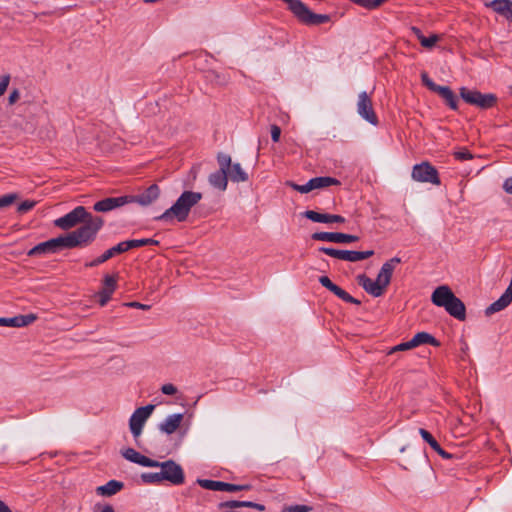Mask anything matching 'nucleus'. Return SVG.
I'll return each mask as SVG.
<instances>
[{
    "label": "nucleus",
    "mask_w": 512,
    "mask_h": 512,
    "mask_svg": "<svg viewBox=\"0 0 512 512\" xmlns=\"http://www.w3.org/2000/svg\"><path fill=\"white\" fill-rule=\"evenodd\" d=\"M311 510H312L311 506L297 504V505H291V506L284 507L282 512H310Z\"/></svg>",
    "instance_id": "39"
},
{
    "label": "nucleus",
    "mask_w": 512,
    "mask_h": 512,
    "mask_svg": "<svg viewBox=\"0 0 512 512\" xmlns=\"http://www.w3.org/2000/svg\"><path fill=\"white\" fill-rule=\"evenodd\" d=\"M197 483L204 489L212 490V491H222L223 482L208 480V479H198Z\"/></svg>",
    "instance_id": "34"
},
{
    "label": "nucleus",
    "mask_w": 512,
    "mask_h": 512,
    "mask_svg": "<svg viewBox=\"0 0 512 512\" xmlns=\"http://www.w3.org/2000/svg\"><path fill=\"white\" fill-rule=\"evenodd\" d=\"M123 488V483L116 481V480H110L105 485L99 486L96 488V492L98 495L101 496H112L119 492Z\"/></svg>",
    "instance_id": "26"
},
{
    "label": "nucleus",
    "mask_w": 512,
    "mask_h": 512,
    "mask_svg": "<svg viewBox=\"0 0 512 512\" xmlns=\"http://www.w3.org/2000/svg\"><path fill=\"white\" fill-rule=\"evenodd\" d=\"M295 17L306 25H319L329 21V16L313 13L306 4L300 0H283Z\"/></svg>",
    "instance_id": "4"
},
{
    "label": "nucleus",
    "mask_w": 512,
    "mask_h": 512,
    "mask_svg": "<svg viewBox=\"0 0 512 512\" xmlns=\"http://www.w3.org/2000/svg\"><path fill=\"white\" fill-rule=\"evenodd\" d=\"M411 177L417 182L431 183L433 185L441 184L438 171L427 161L414 165Z\"/></svg>",
    "instance_id": "7"
},
{
    "label": "nucleus",
    "mask_w": 512,
    "mask_h": 512,
    "mask_svg": "<svg viewBox=\"0 0 512 512\" xmlns=\"http://www.w3.org/2000/svg\"><path fill=\"white\" fill-rule=\"evenodd\" d=\"M311 238L317 241H327L333 243H351L359 240L356 235H350L340 232H315Z\"/></svg>",
    "instance_id": "13"
},
{
    "label": "nucleus",
    "mask_w": 512,
    "mask_h": 512,
    "mask_svg": "<svg viewBox=\"0 0 512 512\" xmlns=\"http://www.w3.org/2000/svg\"><path fill=\"white\" fill-rule=\"evenodd\" d=\"M36 205V202L35 201H31V200H26L24 202H22L18 208H17V211L21 214H24L28 211H30L31 209H33Z\"/></svg>",
    "instance_id": "43"
},
{
    "label": "nucleus",
    "mask_w": 512,
    "mask_h": 512,
    "mask_svg": "<svg viewBox=\"0 0 512 512\" xmlns=\"http://www.w3.org/2000/svg\"><path fill=\"white\" fill-rule=\"evenodd\" d=\"M11 318H0V326H8L13 327L12 323L10 322Z\"/></svg>",
    "instance_id": "55"
},
{
    "label": "nucleus",
    "mask_w": 512,
    "mask_h": 512,
    "mask_svg": "<svg viewBox=\"0 0 512 512\" xmlns=\"http://www.w3.org/2000/svg\"><path fill=\"white\" fill-rule=\"evenodd\" d=\"M357 112L363 119H365L370 124H378V118L373 109L372 100L366 92H361L358 95Z\"/></svg>",
    "instance_id": "12"
},
{
    "label": "nucleus",
    "mask_w": 512,
    "mask_h": 512,
    "mask_svg": "<svg viewBox=\"0 0 512 512\" xmlns=\"http://www.w3.org/2000/svg\"><path fill=\"white\" fill-rule=\"evenodd\" d=\"M101 512H115V511H114V508L111 505H105L102 508Z\"/></svg>",
    "instance_id": "57"
},
{
    "label": "nucleus",
    "mask_w": 512,
    "mask_h": 512,
    "mask_svg": "<svg viewBox=\"0 0 512 512\" xmlns=\"http://www.w3.org/2000/svg\"><path fill=\"white\" fill-rule=\"evenodd\" d=\"M281 136V129L278 125L271 126V138L273 142H278Z\"/></svg>",
    "instance_id": "48"
},
{
    "label": "nucleus",
    "mask_w": 512,
    "mask_h": 512,
    "mask_svg": "<svg viewBox=\"0 0 512 512\" xmlns=\"http://www.w3.org/2000/svg\"><path fill=\"white\" fill-rule=\"evenodd\" d=\"M421 79H422L423 84H425L428 80H430V78L428 77L427 73H425V72H423L421 74Z\"/></svg>",
    "instance_id": "58"
},
{
    "label": "nucleus",
    "mask_w": 512,
    "mask_h": 512,
    "mask_svg": "<svg viewBox=\"0 0 512 512\" xmlns=\"http://www.w3.org/2000/svg\"><path fill=\"white\" fill-rule=\"evenodd\" d=\"M496 102L494 94H482V109L492 107Z\"/></svg>",
    "instance_id": "42"
},
{
    "label": "nucleus",
    "mask_w": 512,
    "mask_h": 512,
    "mask_svg": "<svg viewBox=\"0 0 512 512\" xmlns=\"http://www.w3.org/2000/svg\"><path fill=\"white\" fill-rule=\"evenodd\" d=\"M250 489L249 485H236L231 483L223 482L222 491L236 492Z\"/></svg>",
    "instance_id": "40"
},
{
    "label": "nucleus",
    "mask_w": 512,
    "mask_h": 512,
    "mask_svg": "<svg viewBox=\"0 0 512 512\" xmlns=\"http://www.w3.org/2000/svg\"><path fill=\"white\" fill-rule=\"evenodd\" d=\"M19 98H20L19 90L14 89L13 91H11V93L9 95L8 102L10 105H13L19 100Z\"/></svg>",
    "instance_id": "50"
},
{
    "label": "nucleus",
    "mask_w": 512,
    "mask_h": 512,
    "mask_svg": "<svg viewBox=\"0 0 512 512\" xmlns=\"http://www.w3.org/2000/svg\"><path fill=\"white\" fill-rule=\"evenodd\" d=\"M400 262H401L400 258L393 257L390 260L386 261L382 265V267L377 275V278H378V283H381L385 289L390 284L391 277H392V274H393V271H394L396 265L399 264Z\"/></svg>",
    "instance_id": "19"
},
{
    "label": "nucleus",
    "mask_w": 512,
    "mask_h": 512,
    "mask_svg": "<svg viewBox=\"0 0 512 512\" xmlns=\"http://www.w3.org/2000/svg\"><path fill=\"white\" fill-rule=\"evenodd\" d=\"M91 213L87 212L84 206H77L66 215L56 219L54 225L62 230H69L83 223Z\"/></svg>",
    "instance_id": "8"
},
{
    "label": "nucleus",
    "mask_w": 512,
    "mask_h": 512,
    "mask_svg": "<svg viewBox=\"0 0 512 512\" xmlns=\"http://www.w3.org/2000/svg\"><path fill=\"white\" fill-rule=\"evenodd\" d=\"M288 185L292 187L295 191L303 194L309 193L310 191L314 190L311 179L304 185H299L293 182H289Z\"/></svg>",
    "instance_id": "37"
},
{
    "label": "nucleus",
    "mask_w": 512,
    "mask_h": 512,
    "mask_svg": "<svg viewBox=\"0 0 512 512\" xmlns=\"http://www.w3.org/2000/svg\"><path fill=\"white\" fill-rule=\"evenodd\" d=\"M128 203H131L129 196L109 197L96 202L93 209L97 212H109Z\"/></svg>",
    "instance_id": "14"
},
{
    "label": "nucleus",
    "mask_w": 512,
    "mask_h": 512,
    "mask_svg": "<svg viewBox=\"0 0 512 512\" xmlns=\"http://www.w3.org/2000/svg\"><path fill=\"white\" fill-rule=\"evenodd\" d=\"M319 282L322 286H324L326 289L331 291L333 294H335L337 297H339L343 301H345L347 303L356 304V305L360 304V301L358 299L352 297L349 293H347L341 287L334 284L328 276H321L319 278Z\"/></svg>",
    "instance_id": "15"
},
{
    "label": "nucleus",
    "mask_w": 512,
    "mask_h": 512,
    "mask_svg": "<svg viewBox=\"0 0 512 512\" xmlns=\"http://www.w3.org/2000/svg\"><path fill=\"white\" fill-rule=\"evenodd\" d=\"M10 79L11 77L9 74L2 75L0 77V96L4 95V93L6 92L10 83Z\"/></svg>",
    "instance_id": "44"
},
{
    "label": "nucleus",
    "mask_w": 512,
    "mask_h": 512,
    "mask_svg": "<svg viewBox=\"0 0 512 512\" xmlns=\"http://www.w3.org/2000/svg\"><path fill=\"white\" fill-rule=\"evenodd\" d=\"M411 30L420 41L421 45L425 48H433L439 40V36L436 34H432L430 37H425L417 27H412Z\"/></svg>",
    "instance_id": "28"
},
{
    "label": "nucleus",
    "mask_w": 512,
    "mask_h": 512,
    "mask_svg": "<svg viewBox=\"0 0 512 512\" xmlns=\"http://www.w3.org/2000/svg\"><path fill=\"white\" fill-rule=\"evenodd\" d=\"M0 512H12L2 500H0Z\"/></svg>",
    "instance_id": "56"
},
{
    "label": "nucleus",
    "mask_w": 512,
    "mask_h": 512,
    "mask_svg": "<svg viewBox=\"0 0 512 512\" xmlns=\"http://www.w3.org/2000/svg\"><path fill=\"white\" fill-rule=\"evenodd\" d=\"M117 287V277L113 275H106L103 279V288L98 292L100 306H105L111 299Z\"/></svg>",
    "instance_id": "16"
},
{
    "label": "nucleus",
    "mask_w": 512,
    "mask_h": 512,
    "mask_svg": "<svg viewBox=\"0 0 512 512\" xmlns=\"http://www.w3.org/2000/svg\"><path fill=\"white\" fill-rule=\"evenodd\" d=\"M461 97L470 104L480 105V93L470 91L467 88H461Z\"/></svg>",
    "instance_id": "33"
},
{
    "label": "nucleus",
    "mask_w": 512,
    "mask_h": 512,
    "mask_svg": "<svg viewBox=\"0 0 512 512\" xmlns=\"http://www.w3.org/2000/svg\"><path fill=\"white\" fill-rule=\"evenodd\" d=\"M218 507H219V509H224V508H231V509L240 508V501L231 500V501L221 502V503H219Z\"/></svg>",
    "instance_id": "46"
},
{
    "label": "nucleus",
    "mask_w": 512,
    "mask_h": 512,
    "mask_svg": "<svg viewBox=\"0 0 512 512\" xmlns=\"http://www.w3.org/2000/svg\"><path fill=\"white\" fill-rule=\"evenodd\" d=\"M64 248H67L64 238L63 236H59L57 238H53L48 241L39 243L38 245L30 249L27 254L28 256H40L56 253L57 251Z\"/></svg>",
    "instance_id": "11"
},
{
    "label": "nucleus",
    "mask_w": 512,
    "mask_h": 512,
    "mask_svg": "<svg viewBox=\"0 0 512 512\" xmlns=\"http://www.w3.org/2000/svg\"><path fill=\"white\" fill-rule=\"evenodd\" d=\"M124 244L122 242L118 243L117 245L113 246L112 248L106 250L101 256L97 257L91 262H88L85 264L86 267H96L106 261H108L110 258L114 257L117 254L124 253Z\"/></svg>",
    "instance_id": "24"
},
{
    "label": "nucleus",
    "mask_w": 512,
    "mask_h": 512,
    "mask_svg": "<svg viewBox=\"0 0 512 512\" xmlns=\"http://www.w3.org/2000/svg\"><path fill=\"white\" fill-rule=\"evenodd\" d=\"M313 189H322L331 185H340V181L330 176H321L311 179Z\"/></svg>",
    "instance_id": "29"
},
{
    "label": "nucleus",
    "mask_w": 512,
    "mask_h": 512,
    "mask_svg": "<svg viewBox=\"0 0 512 512\" xmlns=\"http://www.w3.org/2000/svg\"><path fill=\"white\" fill-rule=\"evenodd\" d=\"M357 282L367 293L374 297H380L385 291L384 286L378 283V278L372 280L365 274H360L357 276Z\"/></svg>",
    "instance_id": "17"
},
{
    "label": "nucleus",
    "mask_w": 512,
    "mask_h": 512,
    "mask_svg": "<svg viewBox=\"0 0 512 512\" xmlns=\"http://www.w3.org/2000/svg\"><path fill=\"white\" fill-rule=\"evenodd\" d=\"M161 392L165 395H175L177 393V388L173 384L168 383L161 387Z\"/></svg>",
    "instance_id": "47"
},
{
    "label": "nucleus",
    "mask_w": 512,
    "mask_h": 512,
    "mask_svg": "<svg viewBox=\"0 0 512 512\" xmlns=\"http://www.w3.org/2000/svg\"><path fill=\"white\" fill-rule=\"evenodd\" d=\"M125 306L131 307V308L142 309V310L150 309V305L142 304L140 302H128V303H125Z\"/></svg>",
    "instance_id": "51"
},
{
    "label": "nucleus",
    "mask_w": 512,
    "mask_h": 512,
    "mask_svg": "<svg viewBox=\"0 0 512 512\" xmlns=\"http://www.w3.org/2000/svg\"><path fill=\"white\" fill-rule=\"evenodd\" d=\"M197 171H198V168H197V167H193V168L191 169V173L193 174V178H194V179L196 178Z\"/></svg>",
    "instance_id": "59"
},
{
    "label": "nucleus",
    "mask_w": 512,
    "mask_h": 512,
    "mask_svg": "<svg viewBox=\"0 0 512 512\" xmlns=\"http://www.w3.org/2000/svg\"><path fill=\"white\" fill-rule=\"evenodd\" d=\"M36 319V315L27 314L12 317L10 322L12 323L13 327H25L32 324Z\"/></svg>",
    "instance_id": "32"
},
{
    "label": "nucleus",
    "mask_w": 512,
    "mask_h": 512,
    "mask_svg": "<svg viewBox=\"0 0 512 512\" xmlns=\"http://www.w3.org/2000/svg\"><path fill=\"white\" fill-rule=\"evenodd\" d=\"M431 301L434 305L443 307L454 318L465 319V305L449 286H438L431 295Z\"/></svg>",
    "instance_id": "3"
},
{
    "label": "nucleus",
    "mask_w": 512,
    "mask_h": 512,
    "mask_svg": "<svg viewBox=\"0 0 512 512\" xmlns=\"http://www.w3.org/2000/svg\"><path fill=\"white\" fill-rule=\"evenodd\" d=\"M122 243L124 244V249L126 252L133 248L157 244L158 241L151 239V238H145V239L127 240V241H123Z\"/></svg>",
    "instance_id": "31"
},
{
    "label": "nucleus",
    "mask_w": 512,
    "mask_h": 512,
    "mask_svg": "<svg viewBox=\"0 0 512 512\" xmlns=\"http://www.w3.org/2000/svg\"><path fill=\"white\" fill-rule=\"evenodd\" d=\"M419 434L421 435L423 440L426 441L434 451H438L440 445L430 432H428L427 430H425L423 428H420Z\"/></svg>",
    "instance_id": "36"
},
{
    "label": "nucleus",
    "mask_w": 512,
    "mask_h": 512,
    "mask_svg": "<svg viewBox=\"0 0 512 512\" xmlns=\"http://www.w3.org/2000/svg\"><path fill=\"white\" fill-rule=\"evenodd\" d=\"M76 230L63 235L67 248L83 247L92 243L104 221L99 216L92 214Z\"/></svg>",
    "instance_id": "1"
},
{
    "label": "nucleus",
    "mask_w": 512,
    "mask_h": 512,
    "mask_svg": "<svg viewBox=\"0 0 512 512\" xmlns=\"http://www.w3.org/2000/svg\"><path fill=\"white\" fill-rule=\"evenodd\" d=\"M155 406L152 404L137 408L129 419V427L135 440L140 437L145 422L152 414Z\"/></svg>",
    "instance_id": "10"
},
{
    "label": "nucleus",
    "mask_w": 512,
    "mask_h": 512,
    "mask_svg": "<svg viewBox=\"0 0 512 512\" xmlns=\"http://www.w3.org/2000/svg\"><path fill=\"white\" fill-rule=\"evenodd\" d=\"M159 194L160 189L158 185L153 184L149 186L144 192L135 196H129V198L131 199V203L136 202L142 206H148L159 197Z\"/></svg>",
    "instance_id": "18"
},
{
    "label": "nucleus",
    "mask_w": 512,
    "mask_h": 512,
    "mask_svg": "<svg viewBox=\"0 0 512 512\" xmlns=\"http://www.w3.org/2000/svg\"><path fill=\"white\" fill-rule=\"evenodd\" d=\"M217 162L219 165V170L214 173H211L208 177V181L211 186L214 188L225 191L228 185V177L226 174V170L230 165V155L225 153H218Z\"/></svg>",
    "instance_id": "5"
},
{
    "label": "nucleus",
    "mask_w": 512,
    "mask_h": 512,
    "mask_svg": "<svg viewBox=\"0 0 512 512\" xmlns=\"http://www.w3.org/2000/svg\"><path fill=\"white\" fill-rule=\"evenodd\" d=\"M496 13L505 17L508 21H512V0H493L486 4Z\"/></svg>",
    "instance_id": "23"
},
{
    "label": "nucleus",
    "mask_w": 512,
    "mask_h": 512,
    "mask_svg": "<svg viewBox=\"0 0 512 512\" xmlns=\"http://www.w3.org/2000/svg\"><path fill=\"white\" fill-rule=\"evenodd\" d=\"M155 467L160 468L162 481H168L173 485H181L185 481V475L182 467L173 460L164 462L157 461Z\"/></svg>",
    "instance_id": "6"
},
{
    "label": "nucleus",
    "mask_w": 512,
    "mask_h": 512,
    "mask_svg": "<svg viewBox=\"0 0 512 512\" xmlns=\"http://www.w3.org/2000/svg\"><path fill=\"white\" fill-rule=\"evenodd\" d=\"M240 507H248L254 508L259 511H264L265 506L259 503L251 502V501H240Z\"/></svg>",
    "instance_id": "45"
},
{
    "label": "nucleus",
    "mask_w": 512,
    "mask_h": 512,
    "mask_svg": "<svg viewBox=\"0 0 512 512\" xmlns=\"http://www.w3.org/2000/svg\"><path fill=\"white\" fill-rule=\"evenodd\" d=\"M18 199L16 193L6 194L0 197V209L12 205Z\"/></svg>",
    "instance_id": "38"
},
{
    "label": "nucleus",
    "mask_w": 512,
    "mask_h": 512,
    "mask_svg": "<svg viewBox=\"0 0 512 512\" xmlns=\"http://www.w3.org/2000/svg\"><path fill=\"white\" fill-rule=\"evenodd\" d=\"M141 479L146 484H159L162 482V477H161L160 472L142 473Z\"/></svg>",
    "instance_id": "35"
},
{
    "label": "nucleus",
    "mask_w": 512,
    "mask_h": 512,
    "mask_svg": "<svg viewBox=\"0 0 512 512\" xmlns=\"http://www.w3.org/2000/svg\"><path fill=\"white\" fill-rule=\"evenodd\" d=\"M510 91H511V94H512V86L510 87Z\"/></svg>",
    "instance_id": "60"
},
{
    "label": "nucleus",
    "mask_w": 512,
    "mask_h": 512,
    "mask_svg": "<svg viewBox=\"0 0 512 512\" xmlns=\"http://www.w3.org/2000/svg\"><path fill=\"white\" fill-rule=\"evenodd\" d=\"M455 157L459 160H469L473 158L472 154L468 150L455 152Z\"/></svg>",
    "instance_id": "49"
},
{
    "label": "nucleus",
    "mask_w": 512,
    "mask_h": 512,
    "mask_svg": "<svg viewBox=\"0 0 512 512\" xmlns=\"http://www.w3.org/2000/svg\"><path fill=\"white\" fill-rule=\"evenodd\" d=\"M435 452H436L437 454H439L441 457L445 458V459H451V458L453 457L450 453H448V452L444 451V450L441 448V446L439 447L438 451H435Z\"/></svg>",
    "instance_id": "54"
},
{
    "label": "nucleus",
    "mask_w": 512,
    "mask_h": 512,
    "mask_svg": "<svg viewBox=\"0 0 512 512\" xmlns=\"http://www.w3.org/2000/svg\"><path fill=\"white\" fill-rule=\"evenodd\" d=\"M423 344H430L433 346L440 345L439 341L434 336L427 332H419L415 334L414 337L412 338V345H414V348Z\"/></svg>",
    "instance_id": "27"
},
{
    "label": "nucleus",
    "mask_w": 512,
    "mask_h": 512,
    "mask_svg": "<svg viewBox=\"0 0 512 512\" xmlns=\"http://www.w3.org/2000/svg\"><path fill=\"white\" fill-rule=\"evenodd\" d=\"M122 456L133 463L139 464L144 467H155L157 465V461L150 459L133 448H127L121 452Z\"/></svg>",
    "instance_id": "20"
},
{
    "label": "nucleus",
    "mask_w": 512,
    "mask_h": 512,
    "mask_svg": "<svg viewBox=\"0 0 512 512\" xmlns=\"http://www.w3.org/2000/svg\"><path fill=\"white\" fill-rule=\"evenodd\" d=\"M436 93H438L452 109L457 108V98L449 87L441 86Z\"/></svg>",
    "instance_id": "30"
},
{
    "label": "nucleus",
    "mask_w": 512,
    "mask_h": 512,
    "mask_svg": "<svg viewBox=\"0 0 512 512\" xmlns=\"http://www.w3.org/2000/svg\"><path fill=\"white\" fill-rule=\"evenodd\" d=\"M183 419L184 415L182 413L169 415L159 424L158 428L165 434H173L180 428Z\"/></svg>",
    "instance_id": "21"
},
{
    "label": "nucleus",
    "mask_w": 512,
    "mask_h": 512,
    "mask_svg": "<svg viewBox=\"0 0 512 512\" xmlns=\"http://www.w3.org/2000/svg\"><path fill=\"white\" fill-rule=\"evenodd\" d=\"M414 348V345H412V339L407 341V342H403V343H400L394 347H392L388 354H393L395 352H399V351H407V350H410V349H413Z\"/></svg>",
    "instance_id": "41"
},
{
    "label": "nucleus",
    "mask_w": 512,
    "mask_h": 512,
    "mask_svg": "<svg viewBox=\"0 0 512 512\" xmlns=\"http://www.w3.org/2000/svg\"><path fill=\"white\" fill-rule=\"evenodd\" d=\"M427 88H429L431 91L433 92H437L438 89L441 87L437 84H435L431 79L428 80L425 84H424Z\"/></svg>",
    "instance_id": "53"
},
{
    "label": "nucleus",
    "mask_w": 512,
    "mask_h": 512,
    "mask_svg": "<svg viewBox=\"0 0 512 512\" xmlns=\"http://www.w3.org/2000/svg\"><path fill=\"white\" fill-rule=\"evenodd\" d=\"M226 174L228 180L232 182H245L248 180V174L243 170L239 163H232V159L230 158V165L226 170Z\"/></svg>",
    "instance_id": "25"
},
{
    "label": "nucleus",
    "mask_w": 512,
    "mask_h": 512,
    "mask_svg": "<svg viewBox=\"0 0 512 512\" xmlns=\"http://www.w3.org/2000/svg\"><path fill=\"white\" fill-rule=\"evenodd\" d=\"M304 216L317 223H344V217L334 214L319 213L313 210H307L304 212Z\"/></svg>",
    "instance_id": "22"
},
{
    "label": "nucleus",
    "mask_w": 512,
    "mask_h": 512,
    "mask_svg": "<svg viewBox=\"0 0 512 512\" xmlns=\"http://www.w3.org/2000/svg\"><path fill=\"white\" fill-rule=\"evenodd\" d=\"M503 189L506 193L512 195V176L505 179L503 183Z\"/></svg>",
    "instance_id": "52"
},
{
    "label": "nucleus",
    "mask_w": 512,
    "mask_h": 512,
    "mask_svg": "<svg viewBox=\"0 0 512 512\" xmlns=\"http://www.w3.org/2000/svg\"><path fill=\"white\" fill-rule=\"evenodd\" d=\"M201 199L202 193L200 192L184 191L169 209L156 217V220L171 222L176 219L179 222H184L188 218L191 208L197 205Z\"/></svg>",
    "instance_id": "2"
},
{
    "label": "nucleus",
    "mask_w": 512,
    "mask_h": 512,
    "mask_svg": "<svg viewBox=\"0 0 512 512\" xmlns=\"http://www.w3.org/2000/svg\"><path fill=\"white\" fill-rule=\"evenodd\" d=\"M319 251L331 256L336 259L349 261V262H358L361 260L368 259L369 257L374 255L373 250H367V251H350V250H339L334 248H328V247H321L319 248Z\"/></svg>",
    "instance_id": "9"
}]
</instances>
